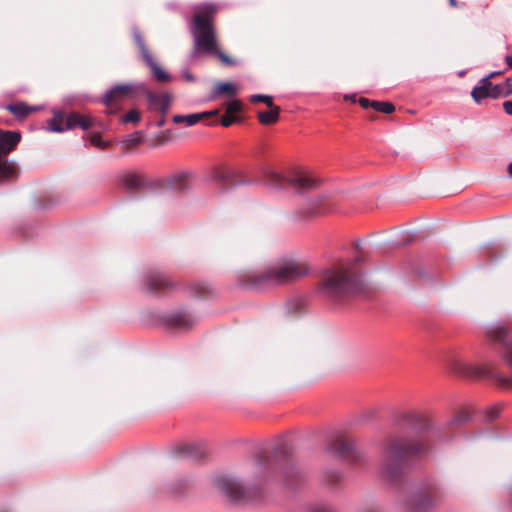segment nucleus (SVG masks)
Instances as JSON below:
<instances>
[{"label": "nucleus", "instance_id": "16", "mask_svg": "<svg viewBox=\"0 0 512 512\" xmlns=\"http://www.w3.org/2000/svg\"><path fill=\"white\" fill-rule=\"evenodd\" d=\"M196 322H197V319L187 312H180V313L174 314L170 318V324L178 329H189Z\"/></svg>", "mask_w": 512, "mask_h": 512}, {"label": "nucleus", "instance_id": "21", "mask_svg": "<svg viewBox=\"0 0 512 512\" xmlns=\"http://www.w3.org/2000/svg\"><path fill=\"white\" fill-rule=\"evenodd\" d=\"M510 95H512V83L510 79L491 88L492 98L508 97Z\"/></svg>", "mask_w": 512, "mask_h": 512}, {"label": "nucleus", "instance_id": "24", "mask_svg": "<svg viewBox=\"0 0 512 512\" xmlns=\"http://www.w3.org/2000/svg\"><path fill=\"white\" fill-rule=\"evenodd\" d=\"M265 181L269 186L274 188L282 187L286 182L285 178L281 174L272 169L265 172Z\"/></svg>", "mask_w": 512, "mask_h": 512}, {"label": "nucleus", "instance_id": "41", "mask_svg": "<svg viewBox=\"0 0 512 512\" xmlns=\"http://www.w3.org/2000/svg\"><path fill=\"white\" fill-rule=\"evenodd\" d=\"M310 512H328V511H327V508L325 506L316 505V506L312 507Z\"/></svg>", "mask_w": 512, "mask_h": 512}, {"label": "nucleus", "instance_id": "23", "mask_svg": "<svg viewBox=\"0 0 512 512\" xmlns=\"http://www.w3.org/2000/svg\"><path fill=\"white\" fill-rule=\"evenodd\" d=\"M258 119L264 125L275 123L279 119V108L272 105L270 110L259 112Z\"/></svg>", "mask_w": 512, "mask_h": 512}, {"label": "nucleus", "instance_id": "22", "mask_svg": "<svg viewBox=\"0 0 512 512\" xmlns=\"http://www.w3.org/2000/svg\"><path fill=\"white\" fill-rule=\"evenodd\" d=\"M222 93H227L230 97H234L237 94V90L234 84L229 82H219L215 85L211 93V98L214 99L216 96Z\"/></svg>", "mask_w": 512, "mask_h": 512}, {"label": "nucleus", "instance_id": "45", "mask_svg": "<svg viewBox=\"0 0 512 512\" xmlns=\"http://www.w3.org/2000/svg\"><path fill=\"white\" fill-rule=\"evenodd\" d=\"M165 124V120L164 118H161L160 120L157 121L156 125L157 127H162L163 125Z\"/></svg>", "mask_w": 512, "mask_h": 512}, {"label": "nucleus", "instance_id": "32", "mask_svg": "<svg viewBox=\"0 0 512 512\" xmlns=\"http://www.w3.org/2000/svg\"><path fill=\"white\" fill-rule=\"evenodd\" d=\"M250 100L252 102H263L265 103L268 107H272V98L268 95H263V94H255V95H252Z\"/></svg>", "mask_w": 512, "mask_h": 512}, {"label": "nucleus", "instance_id": "15", "mask_svg": "<svg viewBox=\"0 0 512 512\" xmlns=\"http://www.w3.org/2000/svg\"><path fill=\"white\" fill-rule=\"evenodd\" d=\"M491 88L489 77H483L479 85L473 88L471 96L476 103L480 104L487 97H491Z\"/></svg>", "mask_w": 512, "mask_h": 512}, {"label": "nucleus", "instance_id": "9", "mask_svg": "<svg viewBox=\"0 0 512 512\" xmlns=\"http://www.w3.org/2000/svg\"><path fill=\"white\" fill-rule=\"evenodd\" d=\"M488 333L491 338L505 346L504 358L512 369V340L509 338L508 331L502 325H495Z\"/></svg>", "mask_w": 512, "mask_h": 512}, {"label": "nucleus", "instance_id": "48", "mask_svg": "<svg viewBox=\"0 0 512 512\" xmlns=\"http://www.w3.org/2000/svg\"><path fill=\"white\" fill-rule=\"evenodd\" d=\"M508 172L512 175V162L508 165Z\"/></svg>", "mask_w": 512, "mask_h": 512}, {"label": "nucleus", "instance_id": "18", "mask_svg": "<svg viewBox=\"0 0 512 512\" xmlns=\"http://www.w3.org/2000/svg\"><path fill=\"white\" fill-rule=\"evenodd\" d=\"M18 175V167L14 161L0 160V181L10 180Z\"/></svg>", "mask_w": 512, "mask_h": 512}, {"label": "nucleus", "instance_id": "7", "mask_svg": "<svg viewBox=\"0 0 512 512\" xmlns=\"http://www.w3.org/2000/svg\"><path fill=\"white\" fill-rule=\"evenodd\" d=\"M423 450L419 443L407 444L402 442H393L387 451L386 468L391 472L394 465H399L401 460L410 453H419Z\"/></svg>", "mask_w": 512, "mask_h": 512}, {"label": "nucleus", "instance_id": "13", "mask_svg": "<svg viewBox=\"0 0 512 512\" xmlns=\"http://www.w3.org/2000/svg\"><path fill=\"white\" fill-rule=\"evenodd\" d=\"M288 182L297 190H311L318 186V180L307 174H296Z\"/></svg>", "mask_w": 512, "mask_h": 512}, {"label": "nucleus", "instance_id": "26", "mask_svg": "<svg viewBox=\"0 0 512 512\" xmlns=\"http://www.w3.org/2000/svg\"><path fill=\"white\" fill-rule=\"evenodd\" d=\"M122 182L127 188L134 189L142 184V179L135 173H127L123 176Z\"/></svg>", "mask_w": 512, "mask_h": 512}, {"label": "nucleus", "instance_id": "43", "mask_svg": "<svg viewBox=\"0 0 512 512\" xmlns=\"http://www.w3.org/2000/svg\"><path fill=\"white\" fill-rule=\"evenodd\" d=\"M505 62L507 63V65L509 67H512V56H506L505 57Z\"/></svg>", "mask_w": 512, "mask_h": 512}, {"label": "nucleus", "instance_id": "37", "mask_svg": "<svg viewBox=\"0 0 512 512\" xmlns=\"http://www.w3.org/2000/svg\"><path fill=\"white\" fill-rule=\"evenodd\" d=\"M91 143L93 145H96L98 147H105L106 146V143H104L103 141H101V139L98 137V136H93L91 138Z\"/></svg>", "mask_w": 512, "mask_h": 512}, {"label": "nucleus", "instance_id": "46", "mask_svg": "<svg viewBox=\"0 0 512 512\" xmlns=\"http://www.w3.org/2000/svg\"><path fill=\"white\" fill-rule=\"evenodd\" d=\"M344 99H345V100L354 101V99H355V95H345V96H344Z\"/></svg>", "mask_w": 512, "mask_h": 512}, {"label": "nucleus", "instance_id": "29", "mask_svg": "<svg viewBox=\"0 0 512 512\" xmlns=\"http://www.w3.org/2000/svg\"><path fill=\"white\" fill-rule=\"evenodd\" d=\"M140 120V114L137 110H130L125 116L122 117L124 123H137Z\"/></svg>", "mask_w": 512, "mask_h": 512}, {"label": "nucleus", "instance_id": "19", "mask_svg": "<svg viewBox=\"0 0 512 512\" xmlns=\"http://www.w3.org/2000/svg\"><path fill=\"white\" fill-rule=\"evenodd\" d=\"M68 115L62 113H55L54 117L48 121V131L50 132H64L70 130L67 127Z\"/></svg>", "mask_w": 512, "mask_h": 512}, {"label": "nucleus", "instance_id": "38", "mask_svg": "<svg viewBox=\"0 0 512 512\" xmlns=\"http://www.w3.org/2000/svg\"><path fill=\"white\" fill-rule=\"evenodd\" d=\"M504 111L512 116V101H506L503 103Z\"/></svg>", "mask_w": 512, "mask_h": 512}, {"label": "nucleus", "instance_id": "31", "mask_svg": "<svg viewBox=\"0 0 512 512\" xmlns=\"http://www.w3.org/2000/svg\"><path fill=\"white\" fill-rule=\"evenodd\" d=\"M170 101L171 97L169 94H162L158 104V110H160L162 113H165L169 109Z\"/></svg>", "mask_w": 512, "mask_h": 512}, {"label": "nucleus", "instance_id": "40", "mask_svg": "<svg viewBox=\"0 0 512 512\" xmlns=\"http://www.w3.org/2000/svg\"><path fill=\"white\" fill-rule=\"evenodd\" d=\"M234 119L233 118H230V117H224L222 120H221V124L224 126V127H228L230 126L232 123H233Z\"/></svg>", "mask_w": 512, "mask_h": 512}, {"label": "nucleus", "instance_id": "47", "mask_svg": "<svg viewBox=\"0 0 512 512\" xmlns=\"http://www.w3.org/2000/svg\"><path fill=\"white\" fill-rule=\"evenodd\" d=\"M449 4H450L452 7L457 6V2H456V0H449Z\"/></svg>", "mask_w": 512, "mask_h": 512}, {"label": "nucleus", "instance_id": "8", "mask_svg": "<svg viewBox=\"0 0 512 512\" xmlns=\"http://www.w3.org/2000/svg\"><path fill=\"white\" fill-rule=\"evenodd\" d=\"M135 42L139 48L140 54L145 61V63L150 67L154 77L160 82H166L170 79V75L165 72L153 59L150 54L145 42L138 31H134L133 33Z\"/></svg>", "mask_w": 512, "mask_h": 512}, {"label": "nucleus", "instance_id": "36", "mask_svg": "<svg viewBox=\"0 0 512 512\" xmlns=\"http://www.w3.org/2000/svg\"><path fill=\"white\" fill-rule=\"evenodd\" d=\"M498 381L503 387H510L512 385V379L503 376H499Z\"/></svg>", "mask_w": 512, "mask_h": 512}, {"label": "nucleus", "instance_id": "3", "mask_svg": "<svg viewBox=\"0 0 512 512\" xmlns=\"http://www.w3.org/2000/svg\"><path fill=\"white\" fill-rule=\"evenodd\" d=\"M322 289L331 297L355 294L365 289L364 279L348 264L331 270L324 278Z\"/></svg>", "mask_w": 512, "mask_h": 512}, {"label": "nucleus", "instance_id": "6", "mask_svg": "<svg viewBox=\"0 0 512 512\" xmlns=\"http://www.w3.org/2000/svg\"><path fill=\"white\" fill-rule=\"evenodd\" d=\"M140 91H144V84H117L111 87L103 96L102 103L111 106L124 99H133Z\"/></svg>", "mask_w": 512, "mask_h": 512}, {"label": "nucleus", "instance_id": "28", "mask_svg": "<svg viewBox=\"0 0 512 512\" xmlns=\"http://www.w3.org/2000/svg\"><path fill=\"white\" fill-rule=\"evenodd\" d=\"M143 93H145L146 95V98L151 106L152 109H157L158 110V107H159V101H160V98H161V95H158L152 91H148L146 90V87L144 86V91H142Z\"/></svg>", "mask_w": 512, "mask_h": 512}, {"label": "nucleus", "instance_id": "42", "mask_svg": "<svg viewBox=\"0 0 512 512\" xmlns=\"http://www.w3.org/2000/svg\"><path fill=\"white\" fill-rule=\"evenodd\" d=\"M183 77L189 81V82H192L195 80L194 76L189 72V71H185L183 72Z\"/></svg>", "mask_w": 512, "mask_h": 512}, {"label": "nucleus", "instance_id": "1", "mask_svg": "<svg viewBox=\"0 0 512 512\" xmlns=\"http://www.w3.org/2000/svg\"><path fill=\"white\" fill-rule=\"evenodd\" d=\"M217 10L214 4H204L196 7L191 33L194 39L192 57L197 54H214L224 64L231 66L235 62L218 49L216 31L213 26V16Z\"/></svg>", "mask_w": 512, "mask_h": 512}, {"label": "nucleus", "instance_id": "5", "mask_svg": "<svg viewBox=\"0 0 512 512\" xmlns=\"http://www.w3.org/2000/svg\"><path fill=\"white\" fill-rule=\"evenodd\" d=\"M215 487L231 501L247 500L251 491L244 488L240 482L229 475H222L215 479Z\"/></svg>", "mask_w": 512, "mask_h": 512}, {"label": "nucleus", "instance_id": "12", "mask_svg": "<svg viewBox=\"0 0 512 512\" xmlns=\"http://www.w3.org/2000/svg\"><path fill=\"white\" fill-rule=\"evenodd\" d=\"M330 451L341 458H348L353 455L354 443L349 440L337 439L331 446Z\"/></svg>", "mask_w": 512, "mask_h": 512}, {"label": "nucleus", "instance_id": "34", "mask_svg": "<svg viewBox=\"0 0 512 512\" xmlns=\"http://www.w3.org/2000/svg\"><path fill=\"white\" fill-rule=\"evenodd\" d=\"M500 414V408L497 406H493L487 409L486 411V420L491 421L498 417Z\"/></svg>", "mask_w": 512, "mask_h": 512}, {"label": "nucleus", "instance_id": "4", "mask_svg": "<svg viewBox=\"0 0 512 512\" xmlns=\"http://www.w3.org/2000/svg\"><path fill=\"white\" fill-rule=\"evenodd\" d=\"M441 493L432 482L413 486L404 501L405 512H429L440 501Z\"/></svg>", "mask_w": 512, "mask_h": 512}, {"label": "nucleus", "instance_id": "39", "mask_svg": "<svg viewBox=\"0 0 512 512\" xmlns=\"http://www.w3.org/2000/svg\"><path fill=\"white\" fill-rule=\"evenodd\" d=\"M371 102L369 99L367 98H360L359 99V104L363 107V108H368V107H371Z\"/></svg>", "mask_w": 512, "mask_h": 512}, {"label": "nucleus", "instance_id": "11", "mask_svg": "<svg viewBox=\"0 0 512 512\" xmlns=\"http://www.w3.org/2000/svg\"><path fill=\"white\" fill-rule=\"evenodd\" d=\"M21 140L17 131H4L0 129V155L11 152Z\"/></svg>", "mask_w": 512, "mask_h": 512}, {"label": "nucleus", "instance_id": "17", "mask_svg": "<svg viewBox=\"0 0 512 512\" xmlns=\"http://www.w3.org/2000/svg\"><path fill=\"white\" fill-rule=\"evenodd\" d=\"M93 125V119L91 117L82 116L77 113L68 114L67 127L75 128L79 126L83 130L89 129Z\"/></svg>", "mask_w": 512, "mask_h": 512}, {"label": "nucleus", "instance_id": "2", "mask_svg": "<svg viewBox=\"0 0 512 512\" xmlns=\"http://www.w3.org/2000/svg\"><path fill=\"white\" fill-rule=\"evenodd\" d=\"M307 272V268L301 263L288 261L277 267L270 268L261 274L246 272L242 275V280L244 285L258 288L266 284L280 285L304 276Z\"/></svg>", "mask_w": 512, "mask_h": 512}, {"label": "nucleus", "instance_id": "20", "mask_svg": "<svg viewBox=\"0 0 512 512\" xmlns=\"http://www.w3.org/2000/svg\"><path fill=\"white\" fill-rule=\"evenodd\" d=\"M215 113H217V110L211 112L210 114ZM208 114L209 113H194L189 115H175L173 116L172 120L175 124L185 123L187 126H193Z\"/></svg>", "mask_w": 512, "mask_h": 512}, {"label": "nucleus", "instance_id": "49", "mask_svg": "<svg viewBox=\"0 0 512 512\" xmlns=\"http://www.w3.org/2000/svg\"><path fill=\"white\" fill-rule=\"evenodd\" d=\"M257 465H258V466H262V463H261V461H260V460H258V461H257Z\"/></svg>", "mask_w": 512, "mask_h": 512}, {"label": "nucleus", "instance_id": "44", "mask_svg": "<svg viewBox=\"0 0 512 512\" xmlns=\"http://www.w3.org/2000/svg\"><path fill=\"white\" fill-rule=\"evenodd\" d=\"M502 72L501 71H494V72H491L489 75H487L486 77H489L490 78H493L495 77L496 75H499L501 74Z\"/></svg>", "mask_w": 512, "mask_h": 512}, {"label": "nucleus", "instance_id": "35", "mask_svg": "<svg viewBox=\"0 0 512 512\" xmlns=\"http://www.w3.org/2000/svg\"><path fill=\"white\" fill-rule=\"evenodd\" d=\"M229 172L226 171H217L215 172L214 179L216 181H225L227 178H229Z\"/></svg>", "mask_w": 512, "mask_h": 512}, {"label": "nucleus", "instance_id": "10", "mask_svg": "<svg viewBox=\"0 0 512 512\" xmlns=\"http://www.w3.org/2000/svg\"><path fill=\"white\" fill-rule=\"evenodd\" d=\"M447 369L458 376H471L474 369L463 358L458 355H452L446 361Z\"/></svg>", "mask_w": 512, "mask_h": 512}, {"label": "nucleus", "instance_id": "25", "mask_svg": "<svg viewBox=\"0 0 512 512\" xmlns=\"http://www.w3.org/2000/svg\"><path fill=\"white\" fill-rule=\"evenodd\" d=\"M5 108L17 117H24L33 110V108L28 107L23 103L9 104Z\"/></svg>", "mask_w": 512, "mask_h": 512}, {"label": "nucleus", "instance_id": "33", "mask_svg": "<svg viewBox=\"0 0 512 512\" xmlns=\"http://www.w3.org/2000/svg\"><path fill=\"white\" fill-rule=\"evenodd\" d=\"M241 110V103L238 100H232L226 105L227 114H235Z\"/></svg>", "mask_w": 512, "mask_h": 512}, {"label": "nucleus", "instance_id": "30", "mask_svg": "<svg viewBox=\"0 0 512 512\" xmlns=\"http://www.w3.org/2000/svg\"><path fill=\"white\" fill-rule=\"evenodd\" d=\"M124 142L128 146H136L139 145L142 142V138L140 136V132H135L127 136V138L124 140Z\"/></svg>", "mask_w": 512, "mask_h": 512}, {"label": "nucleus", "instance_id": "27", "mask_svg": "<svg viewBox=\"0 0 512 512\" xmlns=\"http://www.w3.org/2000/svg\"><path fill=\"white\" fill-rule=\"evenodd\" d=\"M371 107L378 111L385 114L392 113L394 111V105L390 102H380V101H372Z\"/></svg>", "mask_w": 512, "mask_h": 512}, {"label": "nucleus", "instance_id": "14", "mask_svg": "<svg viewBox=\"0 0 512 512\" xmlns=\"http://www.w3.org/2000/svg\"><path fill=\"white\" fill-rule=\"evenodd\" d=\"M144 285L148 291H158L168 285V279L159 272H153L145 276Z\"/></svg>", "mask_w": 512, "mask_h": 512}]
</instances>
